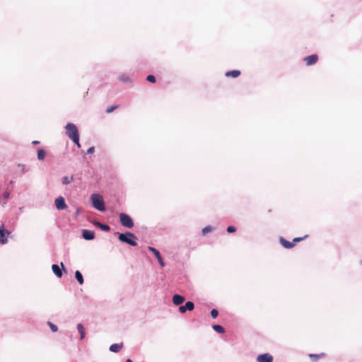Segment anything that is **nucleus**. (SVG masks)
Returning a JSON list of instances; mask_svg holds the SVG:
<instances>
[{
    "instance_id": "obj_5",
    "label": "nucleus",
    "mask_w": 362,
    "mask_h": 362,
    "mask_svg": "<svg viewBox=\"0 0 362 362\" xmlns=\"http://www.w3.org/2000/svg\"><path fill=\"white\" fill-rule=\"evenodd\" d=\"M119 221L120 223L126 228H132L134 226V221L132 218L124 213H121L119 214Z\"/></svg>"
},
{
    "instance_id": "obj_12",
    "label": "nucleus",
    "mask_w": 362,
    "mask_h": 362,
    "mask_svg": "<svg viewBox=\"0 0 362 362\" xmlns=\"http://www.w3.org/2000/svg\"><path fill=\"white\" fill-rule=\"evenodd\" d=\"M82 235L84 239L88 240H93L95 238L94 232L89 230H83Z\"/></svg>"
},
{
    "instance_id": "obj_19",
    "label": "nucleus",
    "mask_w": 362,
    "mask_h": 362,
    "mask_svg": "<svg viewBox=\"0 0 362 362\" xmlns=\"http://www.w3.org/2000/svg\"><path fill=\"white\" fill-rule=\"evenodd\" d=\"M77 329H78V332L80 333V339H83L86 336V332H85L84 327L83 326L82 324H78Z\"/></svg>"
},
{
    "instance_id": "obj_18",
    "label": "nucleus",
    "mask_w": 362,
    "mask_h": 362,
    "mask_svg": "<svg viewBox=\"0 0 362 362\" xmlns=\"http://www.w3.org/2000/svg\"><path fill=\"white\" fill-rule=\"evenodd\" d=\"M226 77L237 78L240 75V71L238 70L229 71L226 73Z\"/></svg>"
},
{
    "instance_id": "obj_8",
    "label": "nucleus",
    "mask_w": 362,
    "mask_h": 362,
    "mask_svg": "<svg viewBox=\"0 0 362 362\" xmlns=\"http://www.w3.org/2000/svg\"><path fill=\"white\" fill-rule=\"evenodd\" d=\"M55 206L56 208L59 210H63L67 207L64 199L62 197H59L55 199Z\"/></svg>"
},
{
    "instance_id": "obj_17",
    "label": "nucleus",
    "mask_w": 362,
    "mask_h": 362,
    "mask_svg": "<svg viewBox=\"0 0 362 362\" xmlns=\"http://www.w3.org/2000/svg\"><path fill=\"white\" fill-rule=\"evenodd\" d=\"M52 269L53 272L57 277L60 278L62 276V272L57 264H52Z\"/></svg>"
},
{
    "instance_id": "obj_3",
    "label": "nucleus",
    "mask_w": 362,
    "mask_h": 362,
    "mask_svg": "<svg viewBox=\"0 0 362 362\" xmlns=\"http://www.w3.org/2000/svg\"><path fill=\"white\" fill-rule=\"evenodd\" d=\"M91 200L94 208L101 211H105V204L101 195L98 194H93L91 195Z\"/></svg>"
},
{
    "instance_id": "obj_13",
    "label": "nucleus",
    "mask_w": 362,
    "mask_h": 362,
    "mask_svg": "<svg viewBox=\"0 0 362 362\" xmlns=\"http://www.w3.org/2000/svg\"><path fill=\"white\" fill-rule=\"evenodd\" d=\"M185 301V298L182 296L176 294L173 297V302L175 305H179Z\"/></svg>"
},
{
    "instance_id": "obj_31",
    "label": "nucleus",
    "mask_w": 362,
    "mask_h": 362,
    "mask_svg": "<svg viewBox=\"0 0 362 362\" xmlns=\"http://www.w3.org/2000/svg\"><path fill=\"white\" fill-rule=\"evenodd\" d=\"M3 196H4V199H8L9 197V192H4Z\"/></svg>"
},
{
    "instance_id": "obj_15",
    "label": "nucleus",
    "mask_w": 362,
    "mask_h": 362,
    "mask_svg": "<svg viewBox=\"0 0 362 362\" xmlns=\"http://www.w3.org/2000/svg\"><path fill=\"white\" fill-rule=\"evenodd\" d=\"M123 347V344H113L110 346V351L112 352L117 353L119 352Z\"/></svg>"
},
{
    "instance_id": "obj_32",
    "label": "nucleus",
    "mask_w": 362,
    "mask_h": 362,
    "mask_svg": "<svg viewBox=\"0 0 362 362\" xmlns=\"http://www.w3.org/2000/svg\"><path fill=\"white\" fill-rule=\"evenodd\" d=\"M37 144H39V141H33V144H34V145H36Z\"/></svg>"
},
{
    "instance_id": "obj_20",
    "label": "nucleus",
    "mask_w": 362,
    "mask_h": 362,
    "mask_svg": "<svg viewBox=\"0 0 362 362\" xmlns=\"http://www.w3.org/2000/svg\"><path fill=\"white\" fill-rule=\"evenodd\" d=\"M75 276H76V279H77L78 282L80 284H83V278L81 273L79 271H76L75 272Z\"/></svg>"
},
{
    "instance_id": "obj_23",
    "label": "nucleus",
    "mask_w": 362,
    "mask_h": 362,
    "mask_svg": "<svg viewBox=\"0 0 362 362\" xmlns=\"http://www.w3.org/2000/svg\"><path fill=\"white\" fill-rule=\"evenodd\" d=\"M73 181V177H69L68 176H65L62 179V183L64 185L69 184Z\"/></svg>"
},
{
    "instance_id": "obj_33",
    "label": "nucleus",
    "mask_w": 362,
    "mask_h": 362,
    "mask_svg": "<svg viewBox=\"0 0 362 362\" xmlns=\"http://www.w3.org/2000/svg\"><path fill=\"white\" fill-rule=\"evenodd\" d=\"M126 362H133L131 359L128 358L127 359Z\"/></svg>"
},
{
    "instance_id": "obj_14",
    "label": "nucleus",
    "mask_w": 362,
    "mask_h": 362,
    "mask_svg": "<svg viewBox=\"0 0 362 362\" xmlns=\"http://www.w3.org/2000/svg\"><path fill=\"white\" fill-rule=\"evenodd\" d=\"M326 354L325 353H321L319 354H310L308 355L309 358L313 361L317 362L319 359L325 358Z\"/></svg>"
},
{
    "instance_id": "obj_29",
    "label": "nucleus",
    "mask_w": 362,
    "mask_h": 362,
    "mask_svg": "<svg viewBox=\"0 0 362 362\" xmlns=\"http://www.w3.org/2000/svg\"><path fill=\"white\" fill-rule=\"evenodd\" d=\"M211 227H209V226H206V227H205V228H203V230H202V233H203V234H206V233H208V232H209V231H211Z\"/></svg>"
},
{
    "instance_id": "obj_21",
    "label": "nucleus",
    "mask_w": 362,
    "mask_h": 362,
    "mask_svg": "<svg viewBox=\"0 0 362 362\" xmlns=\"http://www.w3.org/2000/svg\"><path fill=\"white\" fill-rule=\"evenodd\" d=\"M46 156V152L43 149H39L37 151V158L40 160H43Z\"/></svg>"
},
{
    "instance_id": "obj_30",
    "label": "nucleus",
    "mask_w": 362,
    "mask_h": 362,
    "mask_svg": "<svg viewBox=\"0 0 362 362\" xmlns=\"http://www.w3.org/2000/svg\"><path fill=\"white\" fill-rule=\"evenodd\" d=\"M94 151H95V148H94L93 146H91V147H90V148L88 149L87 153H88V154H91V153H93Z\"/></svg>"
},
{
    "instance_id": "obj_2",
    "label": "nucleus",
    "mask_w": 362,
    "mask_h": 362,
    "mask_svg": "<svg viewBox=\"0 0 362 362\" xmlns=\"http://www.w3.org/2000/svg\"><path fill=\"white\" fill-rule=\"evenodd\" d=\"M118 239L125 243H127L132 246H136L137 243L136 240V237L130 232H127L125 233H119L118 236Z\"/></svg>"
},
{
    "instance_id": "obj_22",
    "label": "nucleus",
    "mask_w": 362,
    "mask_h": 362,
    "mask_svg": "<svg viewBox=\"0 0 362 362\" xmlns=\"http://www.w3.org/2000/svg\"><path fill=\"white\" fill-rule=\"evenodd\" d=\"M213 329L218 332V333H224L225 332V329L221 326V325H213Z\"/></svg>"
},
{
    "instance_id": "obj_25",
    "label": "nucleus",
    "mask_w": 362,
    "mask_h": 362,
    "mask_svg": "<svg viewBox=\"0 0 362 362\" xmlns=\"http://www.w3.org/2000/svg\"><path fill=\"white\" fill-rule=\"evenodd\" d=\"M119 107V105H112L111 107H109L107 110H106V113H111L112 112H113L114 110H115L116 109H117Z\"/></svg>"
},
{
    "instance_id": "obj_34",
    "label": "nucleus",
    "mask_w": 362,
    "mask_h": 362,
    "mask_svg": "<svg viewBox=\"0 0 362 362\" xmlns=\"http://www.w3.org/2000/svg\"><path fill=\"white\" fill-rule=\"evenodd\" d=\"M61 266L63 269L64 268V264L62 262H61Z\"/></svg>"
},
{
    "instance_id": "obj_1",
    "label": "nucleus",
    "mask_w": 362,
    "mask_h": 362,
    "mask_svg": "<svg viewBox=\"0 0 362 362\" xmlns=\"http://www.w3.org/2000/svg\"><path fill=\"white\" fill-rule=\"evenodd\" d=\"M65 129L68 137L71 139L78 148H80L81 144L79 143V132L77 127L73 123H68L66 125Z\"/></svg>"
},
{
    "instance_id": "obj_16",
    "label": "nucleus",
    "mask_w": 362,
    "mask_h": 362,
    "mask_svg": "<svg viewBox=\"0 0 362 362\" xmlns=\"http://www.w3.org/2000/svg\"><path fill=\"white\" fill-rule=\"evenodd\" d=\"M93 224L104 231H110V227L108 225L101 223L98 221H94Z\"/></svg>"
},
{
    "instance_id": "obj_26",
    "label": "nucleus",
    "mask_w": 362,
    "mask_h": 362,
    "mask_svg": "<svg viewBox=\"0 0 362 362\" xmlns=\"http://www.w3.org/2000/svg\"><path fill=\"white\" fill-rule=\"evenodd\" d=\"M146 80L149 82H151V83H155L156 82V78L153 75H148L147 77H146Z\"/></svg>"
},
{
    "instance_id": "obj_10",
    "label": "nucleus",
    "mask_w": 362,
    "mask_h": 362,
    "mask_svg": "<svg viewBox=\"0 0 362 362\" xmlns=\"http://www.w3.org/2000/svg\"><path fill=\"white\" fill-rule=\"evenodd\" d=\"M148 250H150L155 255L160 267H163L165 266V263H164L158 250H157L156 248H154L153 247H148Z\"/></svg>"
},
{
    "instance_id": "obj_27",
    "label": "nucleus",
    "mask_w": 362,
    "mask_h": 362,
    "mask_svg": "<svg viewBox=\"0 0 362 362\" xmlns=\"http://www.w3.org/2000/svg\"><path fill=\"white\" fill-rule=\"evenodd\" d=\"M218 315V312L216 309H213L211 311V315L213 318H216L217 317Z\"/></svg>"
},
{
    "instance_id": "obj_6",
    "label": "nucleus",
    "mask_w": 362,
    "mask_h": 362,
    "mask_svg": "<svg viewBox=\"0 0 362 362\" xmlns=\"http://www.w3.org/2000/svg\"><path fill=\"white\" fill-rule=\"evenodd\" d=\"M11 235V232L8 230H6L4 228V225L1 224L0 226V243L4 245L7 243L8 239L7 238Z\"/></svg>"
},
{
    "instance_id": "obj_28",
    "label": "nucleus",
    "mask_w": 362,
    "mask_h": 362,
    "mask_svg": "<svg viewBox=\"0 0 362 362\" xmlns=\"http://www.w3.org/2000/svg\"><path fill=\"white\" fill-rule=\"evenodd\" d=\"M236 230V228L234 226H230L227 228L228 233H233Z\"/></svg>"
},
{
    "instance_id": "obj_11",
    "label": "nucleus",
    "mask_w": 362,
    "mask_h": 362,
    "mask_svg": "<svg viewBox=\"0 0 362 362\" xmlns=\"http://www.w3.org/2000/svg\"><path fill=\"white\" fill-rule=\"evenodd\" d=\"M194 308V305L192 302L188 301L185 303V305H182L179 308V310L181 313H184L186 310L192 311Z\"/></svg>"
},
{
    "instance_id": "obj_4",
    "label": "nucleus",
    "mask_w": 362,
    "mask_h": 362,
    "mask_svg": "<svg viewBox=\"0 0 362 362\" xmlns=\"http://www.w3.org/2000/svg\"><path fill=\"white\" fill-rule=\"evenodd\" d=\"M307 237H308V235H306L303 237L295 238L293 239L292 242H289V241L286 240V239H284V238L281 237L279 238V242L284 247H285L286 249H290V248L293 247L295 246L296 243L305 239Z\"/></svg>"
},
{
    "instance_id": "obj_24",
    "label": "nucleus",
    "mask_w": 362,
    "mask_h": 362,
    "mask_svg": "<svg viewBox=\"0 0 362 362\" xmlns=\"http://www.w3.org/2000/svg\"><path fill=\"white\" fill-rule=\"evenodd\" d=\"M48 325L49 326L51 330L53 332H56L57 330H58V327L57 325H54L53 323H52L51 322H47Z\"/></svg>"
},
{
    "instance_id": "obj_7",
    "label": "nucleus",
    "mask_w": 362,
    "mask_h": 362,
    "mask_svg": "<svg viewBox=\"0 0 362 362\" xmlns=\"http://www.w3.org/2000/svg\"><path fill=\"white\" fill-rule=\"evenodd\" d=\"M318 61V56L317 54H312L304 58V62L307 66H311L316 64Z\"/></svg>"
},
{
    "instance_id": "obj_9",
    "label": "nucleus",
    "mask_w": 362,
    "mask_h": 362,
    "mask_svg": "<svg viewBox=\"0 0 362 362\" xmlns=\"http://www.w3.org/2000/svg\"><path fill=\"white\" fill-rule=\"evenodd\" d=\"M257 362H272L273 356L269 354H260L257 358Z\"/></svg>"
}]
</instances>
